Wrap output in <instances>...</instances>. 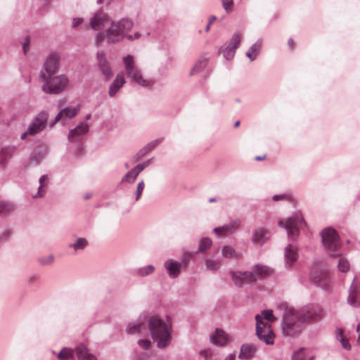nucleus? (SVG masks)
<instances>
[{
    "label": "nucleus",
    "mask_w": 360,
    "mask_h": 360,
    "mask_svg": "<svg viewBox=\"0 0 360 360\" xmlns=\"http://www.w3.org/2000/svg\"><path fill=\"white\" fill-rule=\"evenodd\" d=\"M148 328L153 340L157 342L160 349L165 348L171 341V326L157 316H151L148 320Z\"/></svg>",
    "instance_id": "obj_1"
},
{
    "label": "nucleus",
    "mask_w": 360,
    "mask_h": 360,
    "mask_svg": "<svg viewBox=\"0 0 360 360\" xmlns=\"http://www.w3.org/2000/svg\"><path fill=\"white\" fill-rule=\"evenodd\" d=\"M96 60L98 69L105 77V80L109 81L113 75V72L103 51L97 52Z\"/></svg>",
    "instance_id": "obj_12"
},
{
    "label": "nucleus",
    "mask_w": 360,
    "mask_h": 360,
    "mask_svg": "<svg viewBox=\"0 0 360 360\" xmlns=\"http://www.w3.org/2000/svg\"><path fill=\"white\" fill-rule=\"evenodd\" d=\"M262 46V41L258 40L249 49V60L253 61L256 59Z\"/></svg>",
    "instance_id": "obj_35"
},
{
    "label": "nucleus",
    "mask_w": 360,
    "mask_h": 360,
    "mask_svg": "<svg viewBox=\"0 0 360 360\" xmlns=\"http://www.w3.org/2000/svg\"><path fill=\"white\" fill-rule=\"evenodd\" d=\"M284 256L285 264L290 266L297 259V248L293 245H288L285 249Z\"/></svg>",
    "instance_id": "obj_26"
},
{
    "label": "nucleus",
    "mask_w": 360,
    "mask_h": 360,
    "mask_svg": "<svg viewBox=\"0 0 360 360\" xmlns=\"http://www.w3.org/2000/svg\"><path fill=\"white\" fill-rule=\"evenodd\" d=\"M332 257H338V268L342 272H347L349 269V264L347 259L341 255L332 254Z\"/></svg>",
    "instance_id": "obj_32"
},
{
    "label": "nucleus",
    "mask_w": 360,
    "mask_h": 360,
    "mask_svg": "<svg viewBox=\"0 0 360 360\" xmlns=\"http://www.w3.org/2000/svg\"><path fill=\"white\" fill-rule=\"evenodd\" d=\"M223 226L226 235L232 234L240 229L241 222L239 219H233L229 224H224Z\"/></svg>",
    "instance_id": "obj_30"
},
{
    "label": "nucleus",
    "mask_w": 360,
    "mask_h": 360,
    "mask_svg": "<svg viewBox=\"0 0 360 360\" xmlns=\"http://www.w3.org/2000/svg\"><path fill=\"white\" fill-rule=\"evenodd\" d=\"M133 26V21L127 18L112 21L106 30L107 42L108 44H117L125 37L129 40H133V36L127 34Z\"/></svg>",
    "instance_id": "obj_2"
},
{
    "label": "nucleus",
    "mask_w": 360,
    "mask_h": 360,
    "mask_svg": "<svg viewBox=\"0 0 360 360\" xmlns=\"http://www.w3.org/2000/svg\"><path fill=\"white\" fill-rule=\"evenodd\" d=\"M152 162V159H148L139 164H138L133 169L138 174H139L143 170H144L146 167H148Z\"/></svg>",
    "instance_id": "obj_44"
},
{
    "label": "nucleus",
    "mask_w": 360,
    "mask_h": 360,
    "mask_svg": "<svg viewBox=\"0 0 360 360\" xmlns=\"http://www.w3.org/2000/svg\"><path fill=\"white\" fill-rule=\"evenodd\" d=\"M278 226L286 229L288 236L292 240H295L299 236L300 229L305 226L304 219L300 213H296L288 218L285 221H280Z\"/></svg>",
    "instance_id": "obj_6"
},
{
    "label": "nucleus",
    "mask_w": 360,
    "mask_h": 360,
    "mask_svg": "<svg viewBox=\"0 0 360 360\" xmlns=\"http://www.w3.org/2000/svg\"><path fill=\"white\" fill-rule=\"evenodd\" d=\"M211 342L217 346L222 347L229 340V335L221 329H216L214 333L210 335Z\"/></svg>",
    "instance_id": "obj_21"
},
{
    "label": "nucleus",
    "mask_w": 360,
    "mask_h": 360,
    "mask_svg": "<svg viewBox=\"0 0 360 360\" xmlns=\"http://www.w3.org/2000/svg\"><path fill=\"white\" fill-rule=\"evenodd\" d=\"M270 269L266 266L256 264L249 271V283L259 278H264L270 274Z\"/></svg>",
    "instance_id": "obj_19"
},
{
    "label": "nucleus",
    "mask_w": 360,
    "mask_h": 360,
    "mask_svg": "<svg viewBox=\"0 0 360 360\" xmlns=\"http://www.w3.org/2000/svg\"><path fill=\"white\" fill-rule=\"evenodd\" d=\"M189 256H184L182 259V262L184 263V266H186L188 262H189Z\"/></svg>",
    "instance_id": "obj_61"
},
{
    "label": "nucleus",
    "mask_w": 360,
    "mask_h": 360,
    "mask_svg": "<svg viewBox=\"0 0 360 360\" xmlns=\"http://www.w3.org/2000/svg\"><path fill=\"white\" fill-rule=\"evenodd\" d=\"M82 22H83L82 18H75V19H73L72 27H76L79 26L80 24H82Z\"/></svg>",
    "instance_id": "obj_59"
},
{
    "label": "nucleus",
    "mask_w": 360,
    "mask_h": 360,
    "mask_svg": "<svg viewBox=\"0 0 360 360\" xmlns=\"http://www.w3.org/2000/svg\"><path fill=\"white\" fill-rule=\"evenodd\" d=\"M322 243L328 251L336 250L340 245V238L335 229L329 227L321 232Z\"/></svg>",
    "instance_id": "obj_10"
},
{
    "label": "nucleus",
    "mask_w": 360,
    "mask_h": 360,
    "mask_svg": "<svg viewBox=\"0 0 360 360\" xmlns=\"http://www.w3.org/2000/svg\"><path fill=\"white\" fill-rule=\"evenodd\" d=\"M199 354L204 359L203 360H212V351L210 349H202Z\"/></svg>",
    "instance_id": "obj_53"
},
{
    "label": "nucleus",
    "mask_w": 360,
    "mask_h": 360,
    "mask_svg": "<svg viewBox=\"0 0 360 360\" xmlns=\"http://www.w3.org/2000/svg\"><path fill=\"white\" fill-rule=\"evenodd\" d=\"M15 210V205L11 202L0 201V214L6 215Z\"/></svg>",
    "instance_id": "obj_36"
},
{
    "label": "nucleus",
    "mask_w": 360,
    "mask_h": 360,
    "mask_svg": "<svg viewBox=\"0 0 360 360\" xmlns=\"http://www.w3.org/2000/svg\"><path fill=\"white\" fill-rule=\"evenodd\" d=\"M12 233L9 230H6L3 233V236L4 238H9L11 236Z\"/></svg>",
    "instance_id": "obj_62"
},
{
    "label": "nucleus",
    "mask_w": 360,
    "mask_h": 360,
    "mask_svg": "<svg viewBox=\"0 0 360 360\" xmlns=\"http://www.w3.org/2000/svg\"><path fill=\"white\" fill-rule=\"evenodd\" d=\"M154 266L149 264L146 266L139 268L136 271V274L139 276L144 277L150 275L154 271Z\"/></svg>",
    "instance_id": "obj_41"
},
{
    "label": "nucleus",
    "mask_w": 360,
    "mask_h": 360,
    "mask_svg": "<svg viewBox=\"0 0 360 360\" xmlns=\"http://www.w3.org/2000/svg\"><path fill=\"white\" fill-rule=\"evenodd\" d=\"M255 316H259L260 321L266 322L269 323H274L277 319L274 316L271 309H264L261 311L260 314H257Z\"/></svg>",
    "instance_id": "obj_31"
},
{
    "label": "nucleus",
    "mask_w": 360,
    "mask_h": 360,
    "mask_svg": "<svg viewBox=\"0 0 360 360\" xmlns=\"http://www.w3.org/2000/svg\"><path fill=\"white\" fill-rule=\"evenodd\" d=\"M138 345L143 349H149L151 347V342L149 340H139Z\"/></svg>",
    "instance_id": "obj_51"
},
{
    "label": "nucleus",
    "mask_w": 360,
    "mask_h": 360,
    "mask_svg": "<svg viewBox=\"0 0 360 360\" xmlns=\"http://www.w3.org/2000/svg\"><path fill=\"white\" fill-rule=\"evenodd\" d=\"M221 254L224 258L239 259L241 254L237 252L233 247L225 245L221 249Z\"/></svg>",
    "instance_id": "obj_29"
},
{
    "label": "nucleus",
    "mask_w": 360,
    "mask_h": 360,
    "mask_svg": "<svg viewBox=\"0 0 360 360\" xmlns=\"http://www.w3.org/2000/svg\"><path fill=\"white\" fill-rule=\"evenodd\" d=\"M221 2L224 11L227 13H230L232 11L233 0H221Z\"/></svg>",
    "instance_id": "obj_47"
},
{
    "label": "nucleus",
    "mask_w": 360,
    "mask_h": 360,
    "mask_svg": "<svg viewBox=\"0 0 360 360\" xmlns=\"http://www.w3.org/2000/svg\"><path fill=\"white\" fill-rule=\"evenodd\" d=\"M241 41V34L239 32H235L229 43L223 51V55L226 60H230L235 56L236 49L239 46Z\"/></svg>",
    "instance_id": "obj_14"
},
{
    "label": "nucleus",
    "mask_w": 360,
    "mask_h": 360,
    "mask_svg": "<svg viewBox=\"0 0 360 360\" xmlns=\"http://www.w3.org/2000/svg\"><path fill=\"white\" fill-rule=\"evenodd\" d=\"M213 231L217 235H226L225 231L223 229V226L214 228Z\"/></svg>",
    "instance_id": "obj_57"
},
{
    "label": "nucleus",
    "mask_w": 360,
    "mask_h": 360,
    "mask_svg": "<svg viewBox=\"0 0 360 360\" xmlns=\"http://www.w3.org/2000/svg\"><path fill=\"white\" fill-rule=\"evenodd\" d=\"M311 280L318 287L327 290L330 287L329 274L326 271H313L311 273Z\"/></svg>",
    "instance_id": "obj_16"
},
{
    "label": "nucleus",
    "mask_w": 360,
    "mask_h": 360,
    "mask_svg": "<svg viewBox=\"0 0 360 360\" xmlns=\"http://www.w3.org/2000/svg\"><path fill=\"white\" fill-rule=\"evenodd\" d=\"M106 38V34H105L103 32H99L96 34L95 38V43L97 46H99Z\"/></svg>",
    "instance_id": "obj_50"
},
{
    "label": "nucleus",
    "mask_w": 360,
    "mask_h": 360,
    "mask_svg": "<svg viewBox=\"0 0 360 360\" xmlns=\"http://www.w3.org/2000/svg\"><path fill=\"white\" fill-rule=\"evenodd\" d=\"M49 114L41 111L37 114L30 123L27 130L21 134V139H25L27 136H34L44 129L47 125Z\"/></svg>",
    "instance_id": "obj_8"
},
{
    "label": "nucleus",
    "mask_w": 360,
    "mask_h": 360,
    "mask_svg": "<svg viewBox=\"0 0 360 360\" xmlns=\"http://www.w3.org/2000/svg\"><path fill=\"white\" fill-rule=\"evenodd\" d=\"M144 187H145V183H144L143 180L140 181L138 183L137 186H136V197H135L136 201L139 200V198L141 195V193L144 189Z\"/></svg>",
    "instance_id": "obj_48"
},
{
    "label": "nucleus",
    "mask_w": 360,
    "mask_h": 360,
    "mask_svg": "<svg viewBox=\"0 0 360 360\" xmlns=\"http://www.w3.org/2000/svg\"><path fill=\"white\" fill-rule=\"evenodd\" d=\"M109 21L108 15L103 9H99L91 18L90 25L94 30H102L105 24Z\"/></svg>",
    "instance_id": "obj_18"
},
{
    "label": "nucleus",
    "mask_w": 360,
    "mask_h": 360,
    "mask_svg": "<svg viewBox=\"0 0 360 360\" xmlns=\"http://www.w3.org/2000/svg\"><path fill=\"white\" fill-rule=\"evenodd\" d=\"M30 44V37L27 36L25 37V39H24L23 42L22 43V50H23V53L25 55H26L28 51Z\"/></svg>",
    "instance_id": "obj_54"
},
{
    "label": "nucleus",
    "mask_w": 360,
    "mask_h": 360,
    "mask_svg": "<svg viewBox=\"0 0 360 360\" xmlns=\"http://www.w3.org/2000/svg\"><path fill=\"white\" fill-rule=\"evenodd\" d=\"M162 139H157L144 146L139 151L141 153L143 157L146 155L148 153L153 150L157 146H158L161 142Z\"/></svg>",
    "instance_id": "obj_34"
},
{
    "label": "nucleus",
    "mask_w": 360,
    "mask_h": 360,
    "mask_svg": "<svg viewBox=\"0 0 360 360\" xmlns=\"http://www.w3.org/2000/svg\"><path fill=\"white\" fill-rule=\"evenodd\" d=\"M80 110V106L77 105L76 107H67L60 110V111L57 114L55 117V120L53 122L50 123L51 126H53L57 122L62 121L63 122H65L67 120L73 118L75 117Z\"/></svg>",
    "instance_id": "obj_17"
},
{
    "label": "nucleus",
    "mask_w": 360,
    "mask_h": 360,
    "mask_svg": "<svg viewBox=\"0 0 360 360\" xmlns=\"http://www.w3.org/2000/svg\"><path fill=\"white\" fill-rule=\"evenodd\" d=\"M73 356L74 350L68 347H64L62 349L58 354V359L59 360H68L72 359Z\"/></svg>",
    "instance_id": "obj_39"
},
{
    "label": "nucleus",
    "mask_w": 360,
    "mask_h": 360,
    "mask_svg": "<svg viewBox=\"0 0 360 360\" xmlns=\"http://www.w3.org/2000/svg\"><path fill=\"white\" fill-rule=\"evenodd\" d=\"M257 347L254 345H249V357L253 355L257 351Z\"/></svg>",
    "instance_id": "obj_60"
},
{
    "label": "nucleus",
    "mask_w": 360,
    "mask_h": 360,
    "mask_svg": "<svg viewBox=\"0 0 360 360\" xmlns=\"http://www.w3.org/2000/svg\"><path fill=\"white\" fill-rule=\"evenodd\" d=\"M270 237L269 233L264 229L255 230L252 235V243L257 246H262Z\"/></svg>",
    "instance_id": "obj_22"
},
{
    "label": "nucleus",
    "mask_w": 360,
    "mask_h": 360,
    "mask_svg": "<svg viewBox=\"0 0 360 360\" xmlns=\"http://www.w3.org/2000/svg\"><path fill=\"white\" fill-rule=\"evenodd\" d=\"M123 63L126 75L131 81L145 87L153 85L154 81L151 79H145L141 70L135 66V61L131 55L124 57Z\"/></svg>",
    "instance_id": "obj_4"
},
{
    "label": "nucleus",
    "mask_w": 360,
    "mask_h": 360,
    "mask_svg": "<svg viewBox=\"0 0 360 360\" xmlns=\"http://www.w3.org/2000/svg\"><path fill=\"white\" fill-rule=\"evenodd\" d=\"M236 355L234 354H230L227 356L224 360H234Z\"/></svg>",
    "instance_id": "obj_63"
},
{
    "label": "nucleus",
    "mask_w": 360,
    "mask_h": 360,
    "mask_svg": "<svg viewBox=\"0 0 360 360\" xmlns=\"http://www.w3.org/2000/svg\"><path fill=\"white\" fill-rule=\"evenodd\" d=\"M288 197L286 194H282V195H275L273 196L272 199L274 201L278 200H285Z\"/></svg>",
    "instance_id": "obj_58"
},
{
    "label": "nucleus",
    "mask_w": 360,
    "mask_h": 360,
    "mask_svg": "<svg viewBox=\"0 0 360 360\" xmlns=\"http://www.w3.org/2000/svg\"><path fill=\"white\" fill-rule=\"evenodd\" d=\"M53 261L54 256L53 255L44 256L39 259V262L44 266L51 264L53 262Z\"/></svg>",
    "instance_id": "obj_46"
},
{
    "label": "nucleus",
    "mask_w": 360,
    "mask_h": 360,
    "mask_svg": "<svg viewBox=\"0 0 360 360\" xmlns=\"http://www.w3.org/2000/svg\"><path fill=\"white\" fill-rule=\"evenodd\" d=\"M212 245V240L210 238H202L199 244L198 250L195 254L206 252Z\"/></svg>",
    "instance_id": "obj_37"
},
{
    "label": "nucleus",
    "mask_w": 360,
    "mask_h": 360,
    "mask_svg": "<svg viewBox=\"0 0 360 360\" xmlns=\"http://www.w3.org/2000/svg\"><path fill=\"white\" fill-rule=\"evenodd\" d=\"M60 56L56 53L49 54L40 71L39 79H48L53 75L59 68Z\"/></svg>",
    "instance_id": "obj_9"
},
{
    "label": "nucleus",
    "mask_w": 360,
    "mask_h": 360,
    "mask_svg": "<svg viewBox=\"0 0 360 360\" xmlns=\"http://www.w3.org/2000/svg\"><path fill=\"white\" fill-rule=\"evenodd\" d=\"M281 326L283 336L296 338L302 333L304 325L297 310L287 309L283 314Z\"/></svg>",
    "instance_id": "obj_3"
},
{
    "label": "nucleus",
    "mask_w": 360,
    "mask_h": 360,
    "mask_svg": "<svg viewBox=\"0 0 360 360\" xmlns=\"http://www.w3.org/2000/svg\"><path fill=\"white\" fill-rule=\"evenodd\" d=\"M126 83L124 75L119 73L117 75L112 83L110 85L108 94L110 97L115 96L117 92Z\"/></svg>",
    "instance_id": "obj_24"
},
{
    "label": "nucleus",
    "mask_w": 360,
    "mask_h": 360,
    "mask_svg": "<svg viewBox=\"0 0 360 360\" xmlns=\"http://www.w3.org/2000/svg\"><path fill=\"white\" fill-rule=\"evenodd\" d=\"M87 245L88 240L85 238H78L74 243L69 245V248L77 252L84 250Z\"/></svg>",
    "instance_id": "obj_33"
},
{
    "label": "nucleus",
    "mask_w": 360,
    "mask_h": 360,
    "mask_svg": "<svg viewBox=\"0 0 360 360\" xmlns=\"http://www.w3.org/2000/svg\"><path fill=\"white\" fill-rule=\"evenodd\" d=\"M182 264L181 262L174 260L167 259L164 263V267L167 271L168 276L171 278H177L181 274Z\"/></svg>",
    "instance_id": "obj_20"
},
{
    "label": "nucleus",
    "mask_w": 360,
    "mask_h": 360,
    "mask_svg": "<svg viewBox=\"0 0 360 360\" xmlns=\"http://www.w3.org/2000/svg\"><path fill=\"white\" fill-rule=\"evenodd\" d=\"M15 148L12 146L3 148L0 150V169H4L8 162L13 156Z\"/></svg>",
    "instance_id": "obj_25"
},
{
    "label": "nucleus",
    "mask_w": 360,
    "mask_h": 360,
    "mask_svg": "<svg viewBox=\"0 0 360 360\" xmlns=\"http://www.w3.org/2000/svg\"><path fill=\"white\" fill-rule=\"evenodd\" d=\"M221 260L220 259H207L205 260L206 268L209 271H216L221 266Z\"/></svg>",
    "instance_id": "obj_40"
},
{
    "label": "nucleus",
    "mask_w": 360,
    "mask_h": 360,
    "mask_svg": "<svg viewBox=\"0 0 360 360\" xmlns=\"http://www.w3.org/2000/svg\"><path fill=\"white\" fill-rule=\"evenodd\" d=\"M217 20V17L215 15H210L209 18V21L207 25L205 27V32H209L210 30V26L213 23L214 21Z\"/></svg>",
    "instance_id": "obj_55"
},
{
    "label": "nucleus",
    "mask_w": 360,
    "mask_h": 360,
    "mask_svg": "<svg viewBox=\"0 0 360 360\" xmlns=\"http://www.w3.org/2000/svg\"><path fill=\"white\" fill-rule=\"evenodd\" d=\"M259 316H255L256 335L257 338L266 345H273L276 338V334L271 325L266 322H262Z\"/></svg>",
    "instance_id": "obj_7"
},
{
    "label": "nucleus",
    "mask_w": 360,
    "mask_h": 360,
    "mask_svg": "<svg viewBox=\"0 0 360 360\" xmlns=\"http://www.w3.org/2000/svg\"><path fill=\"white\" fill-rule=\"evenodd\" d=\"M44 81L42 91L46 94H59L68 86L69 79L65 75L51 76L48 79H41Z\"/></svg>",
    "instance_id": "obj_5"
},
{
    "label": "nucleus",
    "mask_w": 360,
    "mask_h": 360,
    "mask_svg": "<svg viewBox=\"0 0 360 360\" xmlns=\"http://www.w3.org/2000/svg\"><path fill=\"white\" fill-rule=\"evenodd\" d=\"M347 303L352 307L360 306V281L354 278L349 289Z\"/></svg>",
    "instance_id": "obj_13"
},
{
    "label": "nucleus",
    "mask_w": 360,
    "mask_h": 360,
    "mask_svg": "<svg viewBox=\"0 0 360 360\" xmlns=\"http://www.w3.org/2000/svg\"><path fill=\"white\" fill-rule=\"evenodd\" d=\"M39 186L36 194L32 195L33 198H42L46 193L49 184V178L46 175H42L39 179Z\"/></svg>",
    "instance_id": "obj_28"
},
{
    "label": "nucleus",
    "mask_w": 360,
    "mask_h": 360,
    "mask_svg": "<svg viewBox=\"0 0 360 360\" xmlns=\"http://www.w3.org/2000/svg\"><path fill=\"white\" fill-rule=\"evenodd\" d=\"M240 359H248V345H243L240 348V353L238 355Z\"/></svg>",
    "instance_id": "obj_52"
},
{
    "label": "nucleus",
    "mask_w": 360,
    "mask_h": 360,
    "mask_svg": "<svg viewBox=\"0 0 360 360\" xmlns=\"http://www.w3.org/2000/svg\"><path fill=\"white\" fill-rule=\"evenodd\" d=\"M230 275L233 283L238 288L243 287L248 283L247 271H231Z\"/></svg>",
    "instance_id": "obj_23"
},
{
    "label": "nucleus",
    "mask_w": 360,
    "mask_h": 360,
    "mask_svg": "<svg viewBox=\"0 0 360 360\" xmlns=\"http://www.w3.org/2000/svg\"><path fill=\"white\" fill-rule=\"evenodd\" d=\"M75 352L79 360H97L96 357L90 353L84 345L77 347Z\"/></svg>",
    "instance_id": "obj_27"
},
{
    "label": "nucleus",
    "mask_w": 360,
    "mask_h": 360,
    "mask_svg": "<svg viewBox=\"0 0 360 360\" xmlns=\"http://www.w3.org/2000/svg\"><path fill=\"white\" fill-rule=\"evenodd\" d=\"M128 334L134 335L141 332V326L139 323L129 324L127 328Z\"/></svg>",
    "instance_id": "obj_45"
},
{
    "label": "nucleus",
    "mask_w": 360,
    "mask_h": 360,
    "mask_svg": "<svg viewBox=\"0 0 360 360\" xmlns=\"http://www.w3.org/2000/svg\"><path fill=\"white\" fill-rule=\"evenodd\" d=\"M143 157V155H141V153L138 151L131 158V162L132 163H135L136 162H138L139 160H141Z\"/></svg>",
    "instance_id": "obj_56"
},
{
    "label": "nucleus",
    "mask_w": 360,
    "mask_h": 360,
    "mask_svg": "<svg viewBox=\"0 0 360 360\" xmlns=\"http://www.w3.org/2000/svg\"><path fill=\"white\" fill-rule=\"evenodd\" d=\"M207 64V60L206 58L200 59L194 65L191 74L198 72L204 69Z\"/></svg>",
    "instance_id": "obj_42"
},
{
    "label": "nucleus",
    "mask_w": 360,
    "mask_h": 360,
    "mask_svg": "<svg viewBox=\"0 0 360 360\" xmlns=\"http://www.w3.org/2000/svg\"><path fill=\"white\" fill-rule=\"evenodd\" d=\"M139 174L136 172L132 168L129 170L127 174H125L122 178V183H128L133 184L136 179H137Z\"/></svg>",
    "instance_id": "obj_38"
},
{
    "label": "nucleus",
    "mask_w": 360,
    "mask_h": 360,
    "mask_svg": "<svg viewBox=\"0 0 360 360\" xmlns=\"http://www.w3.org/2000/svg\"><path fill=\"white\" fill-rule=\"evenodd\" d=\"M302 318V321L305 325L313 321L319 320L323 317V309L319 307H307L300 311H297Z\"/></svg>",
    "instance_id": "obj_11"
},
{
    "label": "nucleus",
    "mask_w": 360,
    "mask_h": 360,
    "mask_svg": "<svg viewBox=\"0 0 360 360\" xmlns=\"http://www.w3.org/2000/svg\"><path fill=\"white\" fill-rule=\"evenodd\" d=\"M304 349V348H301L299 351L295 352L292 356V360H305Z\"/></svg>",
    "instance_id": "obj_49"
},
{
    "label": "nucleus",
    "mask_w": 360,
    "mask_h": 360,
    "mask_svg": "<svg viewBox=\"0 0 360 360\" xmlns=\"http://www.w3.org/2000/svg\"><path fill=\"white\" fill-rule=\"evenodd\" d=\"M89 130V125L85 122H80L76 127L70 130L68 140L70 142L82 141Z\"/></svg>",
    "instance_id": "obj_15"
},
{
    "label": "nucleus",
    "mask_w": 360,
    "mask_h": 360,
    "mask_svg": "<svg viewBox=\"0 0 360 360\" xmlns=\"http://www.w3.org/2000/svg\"><path fill=\"white\" fill-rule=\"evenodd\" d=\"M337 338L340 341L342 346L345 349H350L351 345L349 341L343 337V331L340 329L338 330Z\"/></svg>",
    "instance_id": "obj_43"
},
{
    "label": "nucleus",
    "mask_w": 360,
    "mask_h": 360,
    "mask_svg": "<svg viewBox=\"0 0 360 360\" xmlns=\"http://www.w3.org/2000/svg\"><path fill=\"white\" fill-rule=\"evenodd\" d=\"M288 43L290 48H291V49L294 48V41L292 38L288 39Z\"/></svg>",
    "instance_id": "obj_64"
}]
</instances>
